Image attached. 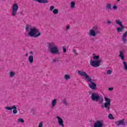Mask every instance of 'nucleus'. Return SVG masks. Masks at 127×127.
Returning <instances> with one entry per match:
<instances>
[{"mask_svg": "<svg viewBox=\"0 0 127 127\" xmlns=\"http://www.w3.org/2000/svg\"><path fill=\"white\" fill-rule=\"evenodd\" d=\"M25 29L26 31H29L28 36L30 37H34L36 38L37 37H39L40 35H41V33L39 32L38 29L34 27L31 28V26L30 25H26Z\"/></svg>", "mask_w": 127, "mask_h": 127, "instance_id": "obj_2", "label": "nucleus"}, {"mask_svg": "<svg viewBox=\"0 0 127 127\" xmlns=\"http://www.w3.org/2000/svg\"><path fill=\"white\" fill-rule=\"evenodd\" d=\"M104 127V123L99 120L97 121L94 124L93 127Z\"/></svg>", "mask_w": 127, "mask_h": 127, "instance_id": "obj_9", "label": "nucleus"}, {"mask_svg": "<svg viewBox=\"0 0 127 127\" xmlns=\"http://www.w3.org/2000/svg\"><path fill=\"white\" fill-rule=\"evenodd\" d=\"M113 8L114 9L117 10V9H118V7L116 5H114V6H113Z\"/></svg>", "mask_w": 127, "mask_h": 127, "instance_id": "obj_38", "label": "nucleus"}, {"mask_svg": "<svg viewBox=\"0 0 127 127\" xmlns=\"http://www.w3.org/2000/svg\"><path fill=\"white\" fill-rule=\"evenodd\" d=\"M115 22L116 24H118V25H120V27H123L124 26V25H123V23H122V21H121L119 19L116 20Z\"/></svg>", "mask_w": 127, "mask_h": 127, "instance_id": "obj_15", "label": "nucleus"}, {"mask_svg": "<svg viewBox=\"0 0 127 127\" xmlns=\"http://www.w3.org/2000/svg\"><path fill=\"white\" fill-rule=\"evenodd\" d=\"M111 8H112V4L111 3H108L105 6V9L106 10H110V9H111Z\"/></svg>", "mask_w": 127, "mask_h": 127, "instance_id": "obj_16", "label": "nucleus"}, {"mask_svg": "<svg viewBox=\"0 0 127 127\" xmlns=\"http://www.w3.org/2000/svg\"><path fill=\"white\" fill-rule=\"evenodd\" d=\"M57 99H55L52 102V106L53 108L56 106V103H57Z\"/></svg>", "mask_w": 127, "mask_h": 127, "instance_id": "obj_19", "label": "nucleus"}, {"mask_svg": "<svg viewBox=\"0 0 127 127\" xmlns=\"http://www.w3.org/2000/svg\"><path fill=\"white\" fill-rule=\"evenodd\" d=\"M17 122L18 123H24V120H23L22 119V118H19L18 120H17Z\"/></svg>", "mask_w": 127, "mask_h": 127, "instance_id": "obj_30", "label": "nucleus"}, {"mask_svg": "<svg viewBox=\"0 0 127 127\" xmlns=\"http://www.w3.org/2000/svg\"><path fill=\"white\" fill-rule=\"evenodd\" d=\"M70 7L71 8H75V2H74V1L71 2Z\"/></svg>", "mask_w": 127, "mask_h": 127, "instance_id": "obj_25", "label": "nucleus"}, {"mask_svg": "<svg viewBox=\"0 0 127 127\" xmlns=\"http://www.w3.org/2000/svg\"><path fill=\"white\" fill-rule=\"evenodd\" d=\"M117 1H121V0H117Z\"/></svg>", "mask_w": 127, "mask_h": 127, "instance_id": "obj_43", "label": "nucleus"}, {"mask_svg": "<svg viewBox=\"0 0 127 127\" xmlns=\"http://www.w3.org/2000/svg\"><path fill=\"white\" fill-rule=\"evenodd\" d=\"M56 119H58V122L59 126H61L62 127H64V121H63V119L59 116H57Z\"/></svg>", "mask_w": 127, "mask_h": 127, "instance_id": "obj_11", "label": "nucleus"}, {"mask_svg": "<svg viewBox=\"0 0 127 127\" xmlns=\"http://www.w3.org/2000/svg\"><path fill=\"white\" fill-rule=\"evenodd\" d=\"M62 102L64 104V106H65L66 107L69 106V103H68L66 99H64Z\"/></svg>", "mask_w": 127, "mask_h": 127, "instance_id": "obj_21", "label": "nucleus"}, {"mask_svg": "<svg viewBox=\"0 0 127 127\" xmlns=\"http://www.w3.org/2000/svg\"><path fill=\"white\" fill-rule=\"evenodd\" d=\"M112 72V70H108L107 71V75H110L111 73Z\"/></svg>", "mask_w": 127, "mask_h": 127, "instance_id": "obj_33", "label": "nucleus"}, {"mask_svg": "<svg viewBox=\"0 0 127 127\" xmlns=\"http://www.w3.org/2000/svg\"><path fill=\"white\" fill-rule=\"evenodd\" d=\"M30 54H32V55H33V52H30Z\"/></svg>", "mask_w": 127, "mask_h": 127, "instance_id": "obj_41", "label": "nucleus"}, {"mask_svg": "<svg viewBox=\"0 0 127 127\" xmlns=\"http://www.w3.org/2000/svg\"><path fill=\"white\" fill-rule=\"evenodd\" d=\"M108 118L110 119V120H114V116H113V115L112 114H109L108 116Z\"/></svg>", "mask_w": 127, "mask_h": 127, "instance_id": "obj_31", "label": "nucleus"}, {"mask_svg": "<svg viewBox=\"0 0 127 127\" xmlns=\"http://www.w3.org/2000/svg\"><path fill=\"white\" fill-rule=\"evenodd\" d=\"M58 61H59L58 59H53L52 63L54 64V63H56V62H58Z\"/></svg>", "mask_w": 127, "mask_h": 127, "instance_id": "obj_27", "label": "nucleus"}, {"mask_svg": "<svg viewBox=\"0 0 127 127\" xmlns=\"http://www.w3.org/2000/svg\"><path fill=\"white\" fill-rule=\"evenodd\" d=\"M36 1H38L39 3H48V0H34Z\"/></svg>", "mask_w": 127, "mask_h": 127, "instance_id": "obj_14", "label": "nucleus"}, {"mask_svg": "<svg viewBox=\"0 0 127 127\" xmlns=\"http://www.w3.org/2000/svg\"><path fill=\"white\" fill-rule=\"evenodd\" d=\"M92 56H93L94 60H99V59H100V56H96L95 55V54H93Z\"/></svg>", "mask_w": 127, "mask_h": 127, "instance_id": "obj_22", "label": "nucleus"}, {"mask_svg": "<svg viewBox=\"0 0 127 127\" xmlns=\"http://www.w3.org/2000/svg\"><path fill=\"white\" fill-rule=\"evenodd\" d=\"M38 127H43V122H40Z\"/></svg>", "mask_w": 127, "mask_h": 127, "instance_id": "obj_34", "label": "nucleus"}, {"mask_svg": "<svg viewBox=\"0 0 127 127\" xmlns=\"http://www.w3.org/2000/svg\"><path fill=\"white\" fill-rule=\"evenodd\" d=\"M90 98L93 102H98L99 104H103L104 102V98L102 96H100L99 94L97 93H92Z\"/></svg>", "mask_w": 127, "mask_h": 127, "instance_id": "obj_4", "label": "nucleus"}, {"mask_svg": "<svg viewBox=\"0 0 127 127\" xmlns=\"http://www.w3.org/2000/svg\"><path fill=\"white\" fill-rule=\"evenodd\" d=\"M123 64H124V68H125V70H126V71H127V62H123Z\"/></svg>", "mask_w": 127, "mask_h": 127, "instance_id": "obj_29", "label": "nucleus"}, {"mask_svg": "<svg viewBox=\"0 0 127 127\" xmlns=\"http://www.w3.org/2000/svg\"><path fill=\"white\" fill-rule=\"evenodd\" d=\"M77 73L80 76H81L82 77H85V79H86L88 82L90 83V84H88V86L89 88L91 89V90L93 91H95V90H96L97 84L95 83V82L92 81V79H91V77L88 75V74H87L86 72L81 70H78Z\"/></svg>", "mask_w": 127, "mask_h": 127, "instance_id": "obj_1", "label": "nucleus"}, {"mask_svg": "<svg viewBox=\"0 0 127 127\" xmlns=\"http://www.w3.org/2000/svg\"><path fill=\"white\" fill-rule=\"evenodd\" d=\"M124 29H125L124 26L117 28V31L119 32V33H121V32L124 31Z\"/></svg>", "mask_w": 127, "mask_h": 127, "instance_id": "obj_17", "label": "nucleus"}, {"mask_svg": "<svg viewBox=\"0 0 127 127\" xmlns=\"http://www.w3.org/2000/svg\"><path fill=\"white\" fill-rule=\"evenodd\" d=\"M63 50L64 53H65V52L67 51V50L66 49V47L65 46L63 47Z\"/></svg>", "mask_w": 127, "mask_h": 127, "instance_id": "obj_32", "label": "nucleus"}, {"mask_svg": "<svg viewBox=\"0 0 127 127\" xmlns=\"http://www.w3.org/2000/svg\"><path fill=\"white\" fill-rule=\"evenodd\" d=\"M13 108V106H12L11 107H8V106L5 107V110H7L8 111H11V110H12Z\"/></svg>", "mask_w": 127, "mask_h": 127, "instance_id": "obj_26", "label": "nucleus"}, {"mask_svg": "<svg viewBox=\"0 0 127 127\" xmlns=\"http://www.w3.org/2000/svg\"><path fill=\"white\" fill-rule=\"evenodd\" d=\"M53 13H54V14H58V13H59V10L58 9H54L53 10Z\"/></svg>", "mask_w": 127, "mask_h": 127, "instance_id": "obj_24", "label": "nucleus"}, {"mask_svg": "<svg viewBox=\"0 0 127 127\" xmlns=\"http://www.w3.org/2000/svg\"><path fill=\"white\" fill-rule=\"evenodd\" d=\"M115 125L117 126V127H120V126H125L126 123L125 122V119L119 120V121H116L115 122Z\"/></svg>", "mask_w": 127, "mask_h": 127, "instance_id": "obj_10", "label": "nucleus"}, {"mask_svg": "<svg viewBox=\"0 0 127 127\" xmlns=\"http://www.w3.org/2000/svg\"><path fill=\"white\" fill-rule=\"evenodd\" d=\"M127 31L124 33L122 37V41L123 43H127Z\"/></svg>", "mask_w": 127, "mask_h": 127, "instance_id": "obj_12", "label": "nucleus"}, {"mask_svg": "<svg viewBox=\"0 0 127 127\" xmlns=\"http://www.w3.org/2000/svg\"><path fill=\"white\" fill-rule=\"evenodd\" d=\"M64 78L66 80V81H68V80L70 79L71 77L69 74H64Z\"/></svg>", "mask_w": 127, "mask_h": 127, "instance_id": "obj_20", "label": "nucleus"}, {"mask_svg": "<svg viewBox=\"0 0 127 127\" xmlns=\"http://www.w3.org/2000/svg\"><path fill=\"white\" fill-rule=\"evenodd\" d=\"M28 55V54L26 53L25 55V56H27Z\"/></svg>", "mask_w": 127, "mask_h": 127, "instance_id": "obj_42", "label": "nucleus"}, {"mask_svg": "<svg viewBox=\"0 0 127 127\" xmlns=\"http://www.w3.org/2000/svg\"><path fill=\"white\" fill-rule=\"evenodd\" d=\"M101 32L100 31V29L97 26H94L90 31H89V35L90 36H93V37H96L97 34H100Z\"/></svg>", "mask_w": 127, "mask_h": 127, "instance_id": "obj_5", "label": "nucleus"}, {"mask_svg": "<svg viewBox=\"0 0 127 127\" xmlns=\"http://www.w3.org/2000/svg\"><path fill=\"white\" fill-rule=\"evenodd\" d=\"M13 114L15 115L16 114H17V108L15 106H13Z\"/></svg>", "mask_w": 127, "mask_h": 127, "instance_id": "obj_18", "label": "nucleus"}, {"mask_svg": "<svg viewBox=\"0 0 127 127\" xmlns=\"http://www.w3.org/2000/svg\"><path fill=\"white\" fill-rule=\"evenodd\" d=\"M73 51H74V52L75 54H77V53L76 52V50H73Z\"/></svg>", "mask_w": 127, "mask_h": 127, "instance_id": "obj_40", "label": "nucleus"}, {"mask_svg": "<svg viewBox=\"0 0 127 127\" xmlns=\"http://www.w3.org/2000/svg\"><path fill=\"white\" fill-rule=\"evenodd\" d=\"M69 29H70V25H67L66 26V28L65 29V31H68V30H69Z\"/></svg>", "mask_w": 127, "mask_h": 127, "instance_id": "obj_35", "label": "nucleus"}, {"mask_svg": "<svg viewBox=\"0 0 127 127\" xmlns=\"http://www.w3.org/2000/svg\"><path fill=\"white\" fill-rule=\"evenodd\" d=\"M17 10H18V5H17L16 3H14L13 5L11 15L12 16H15V15H16V13H17Z\"/></svg>", "mask_w": 127, "mask_h": 127, "instance_id": "obj_7", "label": "nucleus"}, {"mask_svg": "<svg viewBox=\"0 0 127 127\" xmlns=\"http://www.w3.org/2000/svg\"><path fill=\"white\" fill-rule=\"evenodd\" d=\"M9 74H10L9 77H14V76L15 75V73L13 72V71L10 72Z\"/></svg>", "mask_w": 127, "mask_h": 127, "instance_id": "obj_28", "label": "nucleus"}, {"mask_svg": "<svg viewBox=\"0 0 127 127\" xmlns=\"http://www.w3.org/2000/svg\"><path fill=\"white\" fill-rule=\"evenodd\" d=\"M121 60L123 61H125V56L124 55V52L122 51L120 52V54L119 56Z\"/></svg>", "mask_w": 127, "mask_h": 127, "instance_id": "obj_13", "label": "nucleus"}, {"mask_svg": "<svg viewBox=\"0 0 127 127\" xmlns=\"http://www.w3.org/2000/svg\"><path fill=\"white\" fill-rule=\"evenodd\" d=\"M107 24H109V25H110L112 23V22L111 21H107Z\"/></svg>", "mask_w": 127, "mask_h": 127, "instance_id": "obj_37", "label": "nucleus"}, {"mask_svg": "<svg viewBox=\"0 0 127 127\" xmlns=\"http://www.w3.org/2000/svg\"><path fill=\"white\" fill-rule=\"evenodd\" d=\"M105 103H104V108L107 112H109L111 110V99L107 97H105Z\"/></svg>", "mask_w": 127, "mask_h": 127, "instance_id": "obj_6", "label": "nucleus"}, {"mask_svg": "<svg viewBox=\"0 0 127 127\" xmlns=\"http://www.w3.org/2000/svg\"><path fill=\"white\" fill-rule=\"evenodd\" d=\"M90 64L92 67L97 68V67H99V66H100V64H101V61L95 60L90 61Z\"/></svg>", "mask_w": 127, "mask_h": 127, "instance_id": "obj_8", "label": "nucleus"}, {"mask_svg": "<svg viewBox=\"0 0 127 127\" xmlns=\"http://www.w3.org/2000/svg\"><path fill=\"white\" fill-rule=\"evenodd\" d=\"M29 62L30 63H33V56H30L29 57Z\"/></svg>", "mask_w": 127, "mask_h": 127, "instance_id": "obj_23", "label": "nucleus"}, {"mask_svg": "<svg viewBox=\"0 0 127 127\" xmlns=\"http://www.w3.org/2000/svg\"><path fill=\"white\" fill-rule=\"evenodd\" d=\"M109 91H113V90H114V88L113 87H110L108 88Z\"/></svg>", "mask_w": 127, "mask_h": 127, "instance_id": "obj_39", "label": "nucleus"}, {"mask_svg": "<svg viewBox=\"0 0 127 127\" xmlns=\"http://www.w3.org/2000/svg\"><path fill=\"white\" fill-rule=\"evenodd\" d=\"M54 10V6H51L50 7V10L52 11Z\"/></svg>", "mask_w": 127, "mask_h": 127, "instance_id": "obj_36", "label": "nucleus"}, {"mask_svg": "<svg viewBox=\"0 0 127 127\" xmlns=\"http://www.w3.org/2000/svg\"><path fill=\"white\" fill-rule=\"evenodd\" d=\"M48 49L51 54H54V55H60L61 54L58 47L53 42L48 44Z\"/></svg>", "mask_w": 127, "mask_h": 127, "instance_id": "obj_3", "label": "nucleus"}]
</instances>
